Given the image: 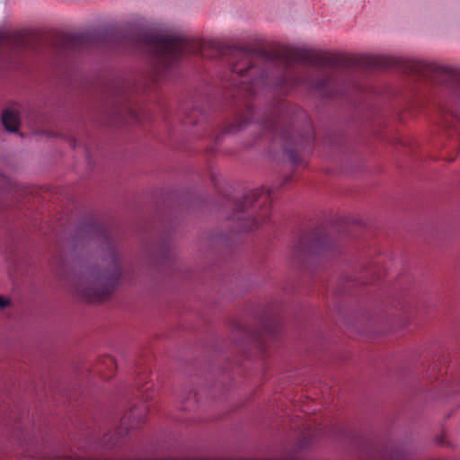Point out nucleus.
Listing matches in <instances>:
<instances>
[{
  "label": "nucleus",
  "mask_w": 460,
  "mask_h": 460,
  "mask_svg": "<svg viewBox=\"0 0 460 460\" xmlns=\"http://www.w3.org/2000/svg\"><path fill=\"white\" fill-rule=\"evenodd\" d=\"M278 62L283 72L277 87L283 93L305 86L324 97L344 93L341 84H346L343 76L347 75L349 61L341 56L296 49Z\"/></svg>",
  "instance_id": "nucleus-1"
},
{
  "label": "nucleus",
  "mask_w": 460,
  "mask_h": 460,
  "mask_svg": "<svg viewBox=\"0 0 460 460\" xmlns=\"http://www.w3.org/2000/svg\"><path fill=\"white\" fill-rule=\"evenodd\" d=\"M116 39L125 49H143L155 59L158 73L167 76L169 70L174 67L180 58L186 54L208 57L206 53L209 46L199 39L183 35L171 34L153 30L134 29L126 33H118Z\"/></svg>",
  "instance_id": "nucleus-2"
},
{
  "label": "nucleus",
  "mask_w": 460,
  "mask_h": 460,
  "mask_svg": "<svg viewBox=\"0 0 460 460\" xmlns=\"http://www.w3.org/2000/svg\"><path fill=\"white\" fill-rule=\"evenodd\" d=\"M89 233L103 238L109 249V268L104 271L91 272L82 281L76 290L79 296L88 302H97L106 299L114 290L121 276L119 257L111 232L102 225L93 223L90 226Z\"/></svg>",
  "instance_id": "nucleus-3"
},
{
  "label": "nucleus",
  "mask_w": 460,
  "mask_h": 460,
  "mask_svg": "<svg viewBox=\"0 0 460 460\" xmlns=\"http://www.w3.org/2000/svg\"><path fill=\"white\" fill-rule=\"evenodd\" d=\"M232 56L229 85L236 88L238 94H256L267 79L266 72L259 66L264 61L263 57L243 49L232 50Z\"/></svg>",
  "instance_id": "nucleus-4"
},
{
  "label": "nucleus",
  "mask_w": 460,
  "mask_h": 460,
  "mask_svg": "<svg viewBox=\"0 0 460 460\" xmlns=\"http://www.w3.org/2000/svg\"><path fill=\"white\" fill-rule=\"evenodd\" d=\"M266 202L269 199V194L264 190H254L244 195L235 205L234 212L231 220L236 223L240 231H252L262 226L267 222L270 216L269 207H263L256 215L247 210L249 207L255 202Z\"/></svg>",
  "instance_id": "nucleus-5"
},
{
  "label": "nucleus",
  "mask_w": 460,
  "mask_h": 460,
  "mask_svg": "<svg viewBox=\"0 0 460 460\" xmlns=\"http://www.w3.org/2000/svg\"><path fill=\"white\" fill-rule=\"evenodd\" d=\"M148 406L133 407L128 411L120 420V424L114 432H106L101 438L95 440L97 449H111L119 444L120 439L129 430L139 428L146 418Z\"/></svg>",
  "instance_id": "nucleus-6"
},
{
  "label": "nucleus",
  "mask_w": 460,
  "mask_h": 460,
  "mask_svg": "<svg viewBox=\"0 0 460 460\" xmlns=\"http://www.w3.org/2000/svg\"><path fill=\"white\" fill-rule=\"evenodd\" d=\"M405 69L410 73L429 80L436 84L447 83L456 75V71L451 67L439 66L420 60H406Z\"/></svg>",
  "instance_id": "nucleus-7"
},
{
  "label": "nucleus",
  "mask_w": 460,
  "mask_h": 460,
  "mask_svg": "<svg viewBox=\"0 0 460 460\" xmlns=\"http://www.w3.org/2000/svg\"><path fill=\"white\" fill-rule=\"evenodd\" d=\"M129 91H131V85L128 82H119L113 87L112 93L116 98L115 113L122 119L140 122L142 120V111L130 100Z\"/></svg>",
  "instance_id": "nucleus-8"
},
{
  "label": "nucleus",
  "mask_w": 460,
  "mask_h": 460,
  "mask_svg": "<svg viewBox=\"0 0 460 460\" xmlns=\"http://www.w3.org/2000/svg\"><path fill=\"white\" fill-rule=\"evenodd\" d=\"M329 249V237L316 230L301 236L299 242L294 247V252L297 257L309 253L324 252Z\"/></svg>",
  "instance_id": "nucleus-9"
},
{
  "label": "nucleus",
  "mask_w": 460,
  "mask_h": 460,
  "mask_svg": "<svg viewBox=\"0 0 460 460\" xmlns=\"http://www.w3.org/2000/svg\"><path fill=\"white\" fill-rule=\"evenodd\" d=\"M262 128L269 133H271L274 137H279L285 142V152L288 155L290 161L298 164L300 157L296 149H291L288 145L293 143L294 135L290 128L284 127L279 118H269L263 121Z\"/></svg>",
  "instance_id": "nucleus-10"
},
{
  "label": "nucleus",
  "mask_w": 460,
  "mask_h": 460,
  "mask_svg": "<svg viewBox=\"0 0 460 460\" xmlns=\"http://www.w3.org/2000/svg\"><path fill=\"white\" fill-rule=\"evenodd\" d=\"M359 64L368 68L386 69L397 65V60L384 56H365L360 58Z\"/></svg>",
  "instance_id": "nucleus-11"
},
{
  "label": "nucleus",
  "mask_w": 460,
  "mask_h": 460,
  "mask_svg": "<svg viewBox=\"0 0 460 460\" xmlns=\"http://www.w3.org/2000/svg\"><path fill=\"white\" fill-rule=\"evenodd\" d=\"M25 47L23 38L17 33L0 32V51L3 49H22Z\"/></svg>",
  "instance_id": "nucleus-12"
},
{
  "label": "nucleus",
  "mask_w": 460,
  "mask_h": 460,
  "mask_svg": "<svg viewBox=\"0 0 460 460\" xmlns=\"http://www.w3.org/2000/svg\"><path fill=\"white\" fill-rule=\"evenodd\" d=\"M88 38L84 34L66 35L63 40L64 49L69 51H80L87 45Z\"/></svg>",
  "instance_id": "nucleus-13"
},
{
  "label": "nucleus",
  "mask_w": 460,
  "mask_h": 460,
  "mask_svg": "<svg viewBox=\"0 0 460 460\" xmlns=\"http://www.w3.org/2000/svg\"><path fill=\"white\" fill-rule=\"evenodd\" d=\"M254 110L252 106L247 105L246 115L237 117L234 122L225 127L223 133L234 134L241 130L247 123L252 120Z\"/></svg>",
  "instance_id": "nucleus-14"
},
{
  "label": "nucleus",
  "mask_w": 460,
  "mask_h": 460,
  "mask_svg": "<svg viewBox=\"0 0 460 460\" xmlns=\"http://www.w3.org/2000/svg\"><path fill=\"white\" fill-rule=\"evenodd\" d=\"M443 122L446 127L455 129L457 133L460 132L458 124H460V115L456 110L452 108H443L441 110Z\"/></svg>",
  "instance_id": "nucleus-15"
},
{
  "label": "nucleus",
  "mask_w": 460,
  "mask_h": 460,
  "mask_svg": "<svg viewBox=\"0 0 460 460\" xmlns=\"http://www.w3.org/2000/svg\"><path fill=\"white\" fill-rule=\"evenodd\" d=\"M2 123L10 132H16L20 125L19 115L11 109H6L2 115Z\"/></svg>",
  "instance_id": "nucleus-16"
},
{
  "label": "nucleus",
  "mask_w": 460,
  "mask_h": 460,
  "mask_svg": "<svg viewBox=\"0 0 460 460\" xmlns=\"http://www.w3.org/2000/svg\"><path fill=\"white\" fill-rule=\"evenodd\" d=\"M8 304L9 302L0 296V308H4Z\"/></svg>",
  "instance_id": "nucleus-17"
},
{
  "label": "nucleus",
  "mask_w": 460,
  "mask_h": 460,
  "mask_svg": "<svg viewBox=\"0 0 460 460\" xmlns=\"http://www.w3.org/2000/svg\"><path fill=\"white\" fill-rule=\"evenodd\" d=\"M105 364L109 367H113L115 366V362H114V359L111 357H108L106 359H105Z\"/></svg>",
  "instance_id": "nucleus-18"
},
{
  "label": "nucleus",
  "mask_w": 460,
  "mask_h": 460,
  "mask_svg": "<svg viewBox=\"0 0 460 460\" xmlns=\"http://www.w3.org/2000/svg\"><path fill=\"white\" fill-rule=\"evenodd\" d=\"M147 390H148V388H146V391H147ZM145 392H146V390H145V391H142V393H145ZM143 397H144L145 401H147V399H148V395H146V394H143Z\"/></svg>",
  "instance_id": "nucleus-19"
},
{
  "label": "nucleus",
  "mask_w": 460,
  "mask_h": 460,
  "mask_svg": "<svg viewBox=\"0 0 460 460\" xmlns=\"http://www.w3.org/2000/svg\"><path fill=\"white\" fill-rule=\"evenodd\" d=\"M216 141H217V142H218V141H219V137H218V136H217V137H216Z\"/></svg>",
  "instance_id": "nucleus-20"
}]
</instances>
